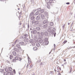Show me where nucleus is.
Listing matches in <instances>:
<instances>
[{
  "label": "nucleus",
  "instance_id": "obj_1",
  "mask_svg": "<svg viewBox=\"0 0 75 75\" xmlns=\"http://www.w3.org/2000/svg\"><path fill=\"white\" fill-rule=\"evenodd\" d=\"M31 33L32 34H36L37 31V30H35L34 31H31Z\"/></svg>",
  "mask_w": 75,
  "mask_h": 75
},
{
  "label": "nucleus",
  "instance_id": "obj_2",
  "mask_svg": "<svg viewBox=\"0 0 75 75\" xmlns=\"http://www.w3.org/2000/svg\"><path fill=\"white\" fill-rule=\"evenodd\" d=\"M47 31L49 32V33H51V28L50 27H49L48 29H47Z\"/></svg>",
  "mask_w": 75,
  "mask_h": 75
},
{
  "label": "nucleus",
  "instance_id": "obj_3",
  "mask_svg": "<svg viewBox=\"0 0 75 75\" xmlns=\"http://www.w3.org/2000/svg\"><path fill=\"white\" fill-rule=\"evenodd\" d=\"M40 16L38 15L37 16L36 18V19L37 20H40Z\"/></svg>",
  "mask_w": 75,
  "mask_h": 75
},
{
  "label": "nucleus",
  "instance_id": "obj_4",
  "mask_svg": "<svg viewBox=\"0 0 75 75\" xmlns=\"http://www.w3.org/2000/svg\"><path fill=\"white\" fill-rule=\"evenodd\" d=\"M35 30L37 31H40V28L39 27H37L35 28Z\"/></svg>",
  "mask_w": 75,
  "mask_h": 75
},
{
  "label": "nucleus",
  "instance_id": "obj_5",
  "mask_svg": "<svg viewBox=\"0 0 75 75\" xmlns=\"http://www.w3.org/2000/svg\"><path fill=\"white\" fill-rule=\"evenodd\" d=\"M16 46L18 48L19 50H21V47H20V46L19 44H17L16 45Z\"/></svg>",
  "mask_w": 75,
  "mask_h": 75
},
{
  "label": "nucleus",
  "instance_id": "obj_6",
  "mask_svg": "<svg viewBox=\"0 0 75 75\" xmlns=\"http://www.w3.org/2000/svg\"><path fill=\"white\" fill-rule=\"evenodd\" d=\"M41 17L42 19H45V16H44V15L42 14H41Z\"/></svg>",
  "mask_w": 75,
  "mask_h": 75
},
{
  "label": "nucleus",
  "instance_id": "obj_7",
  "mask_svg": "<svg viewBox=\"0 0 75 75\" xmlns=\"http://www.w3.org/2000/svg\"><path fill=\"white\" fill-rule=\"evenodd\" d=\"M19 44H21V45H25L24 44V42H19Z\"/></svg>",
  "mask_w": 75,
  "mask_h": 75
},
{
  "label": "nucleus",
  "instance_id": "obj_8",
  "mask_svg": "<svg viewBox=\"0 0 75 75\" xmlns=\"http://www.w3.org/2000/svg\"><path fill=\"white\" fill-rule=\"evenodd\" d=\"M47 22V21L46 20H45L43 21L42 23L43 24H45Z\"/></svg>",
  "mask_w": 75,
  "mask_h": 75
},
{
  "label": "nucleus",
  "instance_id": "obj_9",
  "mask_svg": "<svg viewBox=\"0 0 75 75\" xmlns=\"http://www.w3.org/2000/svg\"><path fill=\"white\" fill-rule=\"evenodd\" d=\"M47 27H48V24H46L43 25V28H46Z\"/></svg>",
  "mask_w": 75,
  "mask_h": 75
},
{
  "label": "nucleus",
  "instance_id": "obj_10",
  "mask_svg": "<svg viewBox=\"0 0 75 75\" xmlns=\"http://www.w3.org/2000/svg\"><path fill=\"white\" fill-rule=\"evenodd\" d=\"M4 75H11L10 73H8V74L6 72H5L4 73Z\"/></svg>",
  "mask_w": 75,
  "mask_h": 75
},
{
  "label": "nucleus",
  "instance_id": "obj_11",
  "mask_svg": "<svg viewBox=\"0 0 75 75\" xmlns=\"http://www.w3.org/2000/svg\"><path fill=\"white\" fill-rule=\"evenodd\" d=\"M33 49L34 51H36L37 50V47H34Z\"/></svg>",
  "mask_w": 75,
  "mask_h": 75
},
{
  "label": "nucleus",
  "instance_id": "obj_12",
  "mask_svg": "<svg viewBox=\"0 0 75 75\" xmlns=\"http://www.w3.org/2000/svg\"><path fill=\"white\" fill-rule=\"evenodd\" d=\"M13 55H14V56H16V55L17 54L16 53V52H13Z\"/></svg>",
  "mask_w": 75,
  "mask_h": 75
},
{
  "label": "nucleus",
  "instance_id": "obj_13",
  "mask_svg": "<svg viewBox=\"0 0 75 75\" xmlns=\"http://www.w3.org/2000/svg\"><path fill=\"white\" fill-rule=\"evenodd\" d=\"M30 42L31 43H33V42H34V40L33 39H30Z\"/></svg>",
  "mask_w": 75,
  "mask_h": 75
},
{
  "label": "nucleus",
  "instance_id": "obj_14",
  "mask_svg": "<svg viewBox=\"0 0 75 75\" xmlns=\"http://www.w3.org/2000/svg\"><path fill=\"white\" fill-rule=\"evenodd\" d=\"M40 43H39L38 42L36 43L37 47H40Z\"/></svg>",
  "mask_w": 75,
  "mask_h": 75
},
{
  "label": "nucleus",
  "instance_id": "obj_15",
  "mask_svg": "<svg viewBox=\"0 0 75 75\" xmlns=\"http://www.w3.org/2000/svg\"><path fill=\"white\" fill-rule=\"evenodd\" d=\"M14 51H16V52H18L19 51L17 49H14Z\"/></svg>",
  "mask_w": 75,
  "mask_h": 75
},
{
  "label": "nucleus",
  "instance_id": "obj_16",
  "mask_svg": "<svg viewBox=\"0 0 75 75\" xmlns=\"http://www.w3.org/2000/svg\"><path fill=\"white\" fill-rule=\"evenodd\" d=\"M39 23V21H35V24L36 25H37Z\"/></svg>",
  "mask_w": 75,
  "mask_h": 75
},
{
  "label": "nucleus",
  "instance_id": "obj_17",
  "mask_svg": "<svg viewBox=\"0 0 75 75\" xmlns=\"http://www.w3.org/2000/svg\"><path fill=\"white\" fill-rule=\"evenodd\" d=\"M33 14H34L33 13V12H31L30 14V17H31V16H33Z\"/></svg>",
  "mask_w": 75,
  "mask_h": 75
},
{
  "label": "nucleus",
  "instance_id": "obj_18",
  "mask_svg": "<svg viewBox=\"0 0 75 75\" xmlns=\"http://www.w3.org/2000/svg\"><path fill=\"white\" fill-rule=\"evenodd\" d=\"M35 21H36L35 20H33L32 21V23L33 24H34L35 23Z\"/></svg>",
  "mask_w": 75,
  "mask_h": 75
},
{
  "label": "nucleus",
  "instance_id": "obj_19",
  "mask_svg": "<svg viewBox=\"0 0 75 75\" xmlns=\"http://www.w3.org/2000/svg\"><path fill=\"white\" fill-rule=\"evenodd\" d=\"M43 42V41L41 39L40 40H39V42L40 43V44H41V43H42Z\"/></svg>",
  "mask_w": 75,
  "mask_h": 75
},
{
  "label": "nucleus",
  "instance_id": "obj_20",
  "mask_svg": "<svg viewBox=\"0 0 75 75\" xmlns=\"http://www.w3.org/2000/svg\"><path fill=\"white\" fill-rule=\"evenodd\" d=\"M46 45H48L49 43V42L48 41H45Z\"/></svg>",
  "mask_w": 75,
  "mask_h": 75
},
{
  "label": "nucleus",
  "instance_id": "obj_21",
  "mask_svg": "<svg viewBox=\"0 0 75 75\" xmlns=\"http://www.w3.org/2000/svg\"><path fill=\"white\" fill-rule=\"evenodd\" d=\"M52 1H53V0H49V2L50 3H52Z\"/></svg>",
  "mask_w": 75,
  "mask_h": 75
},
{
  "label": "nucleus",
  "instance_id": "obj_22",
  "mask_svg": "<svg viewBox=\"0 0 75 75\" xmlns=\"http://www.w3.org/2000/svg\"><path fill=\"white\" fill-rule=\"evenodd\" d=\"M28 65H30V64L31 63V60L30 59H28Z\"/></svg>",
  "mask_w": 75,
  "mask_h": 75
},
{
  "label": "nucleus",
  "instance_id": "obj_23",
  "mask_svg": "<svg viewBox=\"0 0 75 75\" xmlns=\"http://www.w3.org/2000/svg\"><path fill=\"white\" fill-rule=\"evenodd\" d=\"M30 19L31 20H33L34 19V16H33L31 17L30 18Z\"/></svg>",
  "mask_w": 75,
  "mask_h": 75
},
{
  "label": "nucleus",
  "instance_id": "obj_24",
  "mask_svg": "<svg viewBox=\"0 0 75 75\" xmlns=\"http://www.w3.org/2000/svg\"><path fill=\"white\" fill-rule=\"evenodd\" d=\"M44 9H42L40 11V12L42 13H44Z\"/></svg>",
  "mask_w": 75,
  "mask_h": 75
},
{
  "label": "nucleus",
  "instance_id": "obj_25",
  "mask_svg": "<svg viewBox=\"0 0 75 75\" xmlns=\"http://www.w3.org/2000/svg\"><path fill=\"white\" fill-rule=\"evenodd\" d=\"M50 25L51 26H52L54 25V23L53 22H51L50 23Z\"/></svg>",
  "mask_w": 75,
  "mask_h": 75
},
{
  "label": "nucleus",
  "instance_id": "obj_26",
  "mask_svg": "<svg viewBox=\"0 0 75 75\" xmlns=\"http://www.w3.org/2000/svg\"><path fill=\"white\" fill-rule=\"evenodd\" d=\"M38 14H39V12L37 11L35 13V15H36V16H37Z\"/></svg>",
  "mask_w": 75,
  "mask_h": 75
},
{
  "label": "nucleus",
  "instance_id": "obj_27",
  "mask_svg": "<svg viewBox=\"0 0 75 75\" xmlns=\"http://www.w3.org/2000/svg\"><path fill=\"white\" fill-rule=\"evenodd\" d=\"M65 24H64L62 26V28H63V29H64V28H65Z\"/></svg>",
  "mask_w": 75,
  "mask_h": 75
},
{
  "label": "nucleus",
  "instance_id": "obj_28",
  "mask_svg": "<svg viewBox=\"0 0 75 75\" xmlns=\"http://www.w3.org/2000/svg\"><path fill=\"white\" fill-rule=\"evenodd\" d=\"M10 59H11L13 58V56L12 55H10Z\"/></svg>",
  "mask_w": 75,
  "mask_h": 75
},
{
  "label": "nucleus",
  "instance_id": "obj_29",
  "mask_svg": "<svg viewBox=\"0 0 75 75\" xmlns=\"http://www.w3.org/2000/svg\"><path fill=\"white\" fill-rule=\"evenodd\" d=\"M45 15H46V16H48V12H45Z\"/></svg>",
  "mask_w": 75,
  "mask_h": 75
},
{
  "label": "nucleus",
  "instance_id": "obj_30",
  "mask_svg": "<svg viewBox=\"0 0 75 75\" xmlns=\"http://www.w3.org/2000/svg\"><path fill=\"white\" fill-rule=\"evenodd\" d=\"M37 10H38V11L40 12L41 9V8H38Z\"/></svg>",
  "mask_w": 75,
  "mask_h": 75
},
{
  "label": "nucleus",
  "instance_id": "obj_31",
  "mask_svg": "<svg viewBox=\"0 0 75 75\" xmlns=\"http://www.w3.org/2000/svg\"><path fill=\"white\" fill-rule=\"evenodd\" d=\"M16 60H15V59H13L12 60V62H16Z\"/></svg>",
  "mask_w": 75,
  "mask_h": 75
},
{
  "label": "nucleus",
  "instance_id": "obj_32",
  "mask_svg": "<svg viewBox=\"0 0 75 75\" xmlns=\"http://www.w3.org/2000/svg\"><path fill=\"white\" fill-rule=\"evenodd\" d=\"M9 70L10 71H12V69L11 68V67H10L9 69Z\"/></svg>",
  "mask_w": 75,
  "mask_h": 75
},
{
  "label": "nucleus",
  "instance_id": "obj_33",
  "mask_svg": "<svg viewBox=\"0 0 75 75\" xmlns=\"http://www.w3.org/2000/svg\"><path fill=\"white\" fill-rule=\"evenodd\" d=\"M18 59V58L17 57H16L15 58V59L16 60H17V59Z\"/></svg>",
  "mask_w": 75,
  "mask_h": 75
},
{
  "label": "nucleus",
  "instance_id": "obj_34",
  "mask_svg": "<svg viewBox=\"0 0 75 75\" xmlns=\"http://www.w3.org/2000/svg\"><path fill=\"white\" fill-rule=\"evenodd\" d=\"M44 33L43 32H42L41 33V35H44Z\"/></svg>",
  "mask_w": 75,
  "mask_h": 75
},
{
  "label": "nucleus",
  "instance_id": "obj_35",
  "mask_svg": "<svg viewBox=\"0 0 75 75\" xmlns=\"http://www.w3.org/2000/svg\"><path fill=\"white\" fill-rule=\"evenodd\" d=\"M43 44L44 45H46V43H45V41L44 42H43Z\"/></svg>",
  "mask_w": 75,
  "mask_h": 75
},
{
  "label": "nucleus",
  "instance_id": "obj_36",
  "mask_svg": "<svg viewBox=\"0 0 75 75\" xmlns=\"http://www.w3.org/2000/svg\"><path fill=\"white\" fill-rule=\"evenodd\" d=\"M67 42V40L64 41V42L63 43H64V44H65V43H66V42Z\"/></svg>",
  "mask_w": 75,
  "mask_h": 75
},
{
  "label": "nucleus",
  "instance_id": "obj_37",
  "mask_svg": "<svg viewBox=\"0 0 75 75\" xmlns=\"http://www.w3.org/2000/svg\"><path fill=\"white\" fill-rule=\"evenodd\" d=\"M18 59L19 61H21V58H18Z\"/></svg>",
  "mask_w": 75,
  "mask_h": 75
},
{
  "label": "nucleus",
  "instance_id": "obj_38",
  "mask_svg": "<svg viewBox=\"0 0 75 75\" xmlns=\"http://www.w3.org/2000/svg\"><path fill=\"white\" fill-rule=\"evenodd\" d=\"M3 69H0V72H3Z\"/></svg>",
  "mask_w": 75,
  "mask_h": 75
},
{
  "label": "nucleus",
  "instance_id": "obj_39",
  "mask_svg": "<svg viewBox=\"0 0 75 75\" xmlns=\"http://www.w3.org/2000/svg\"><path fill=\"white\" fill-rule=\"evenodd\" d=\"M35 10H33L32 12H33V13H35Z\"/></svg>",
  "mask_w": 75,
  "mask_h": 75
},
{
  "label": "nucleus",
  "instance_id": "obj_40",
  "mask_svg": "<svg viewBox=\"0 0 75 75\" xmlns=\"http://www.w3.org/2000/svg\"><path fill=\"white\" fill-rule=\"evenodd\" d=\"M58 68H59V70L60 71H61V68H59V67H57V70H58Z\"/></svg>",
  "mask_w": 75,
  "mask_h": 75
},
{
  "label": "nucleus",
  "instance_id": "obj_41",
  "mask_svg": "<svg viewBox=\"0 0 75 75\" xmlns=\"http://www.w3.org/2000/svg\"><path fill=\"white\" fill-rule=\"evenodd\" d=\"M33 65H30V68H32V67H33Z\"/></svg>",
  "mask_w": 75,
  "mask_h": 75
},
{
  "label": "nucleus",
  "instance_id": "obj_42",
  "mask_svg": "<svg viewBox=\"0 0 75 75\" xmlns=\"http://www.w3.org/2000/svg\"><path fill=\"white\" fill-rule=\"evenodd\" d=\"M47 8H50V6H48L47 7Z\"/></svg>",
  "mask_w": 75,
  "mask_h": 75
},
{
  "label": "nucleus",
  "instance_id": "obj_43",
  "mask_svg": "<svg viewBox=\"0 0 75 75\" xmlns=\"http://www.w3.org/2000/svg\"><path fill=\"white\" fill-rule=\"evenodd\" d=\"M37 34H38V35H40V32H38L37 33Z\"/></svg>",
  "mask_w": 75,
  "mask_h": 75
},
{
  "label": "nucleus",
  "instance_id": "obj_44",
  "mask_svg": "<svg viewBox=\"0 0 75 75\" xmlns=\"http://www.w3.org/2000/svg\"><path fill=\"white\" fill-rule=\"evenodd\" d=\"M32 30L33 31H35V28H33V29H32Z\"/></svg>",
  "mask_w": 75,
  "mask_h": 75
},
{
  "label": "nucleus",
  "instance_id": "obj_45",
  "mask_svg": "<svg viewBox=\"0 0 75 75\" xmlns=\"http://www.w3.org/2000/svg\"><path fill=\"white\" fill-rule=\"evenodd\" d=\"M13 71L14 72V74H16V71H15V70H13Z\"/></svg>",
  "mask_w": 75,
  "mask_h": 75
},
{
  "label": "nucleus",
  "instance_id": "obj_46",
  "mask_svg": "<svg viewBox=\"0 0 75 75\" xmlns=\"http://www.w3.org/2000/svg\"><path fill=\"white\" fill-rule=\"evenodd\" d=\"M67 4H69V2H67L66 3Z\"/></svg>",
  "mask_w": 75,
  "mask_h": 75
},
{
  "label": "nucleus",
  "instance_id": "obj_47",
  "mask_svg": "<svg viewBox=\"0 0 75 75\" xmlns=\"http://www.w3.org/2000/svg\"><path fill=\"white\" fill-rule=\"evenodd\" d=\"M53 30L54 31H55V28H53Z\"/></svg>",
  "mask_w": 75,
  "mask_h": 75
},
{
  "label": "nucleus",
  "instance_id": "obj_48",
  "mask_svg": "<svg viewBox=\"0 0 75 75\" xmlns=\"http://www.w3.org/2000/svg\"><path fill=\"white\" fill-rule=\"evenodd\" d=\"M28 28H29V24H28Z\"/></svg>",
  "mask_w": 75,
  "mask_h": 75
},
{
  "label": "nucleus",
  "instance_id": "obj_49",
  "mask_svg": "<svg viewBox=\"0 0 75 75\" xmlns=\"http://www.w3.org/2000/svg\"><path fill=\"white\" fill-rule=\"evenodd\" d=\"M73 3H74V4H75V0H74L73 1Z\"/></svg>",
  "mask_w": 75,
  "mask_h": 75
},
{
  "label": "nucleus",
  "instance_id": "obj_50",
  "mask_svg": "<svg viewBox=\"0 0 75 75\" xmlns=\"http://www.w3.org/2000/svg\"><path fill=\"white\" fill-rule=\"evenodd\" d=\"M57 19L58 20L57 21H59V18H57Z\"/></svg>",
  "mask_w": 75,
  "mask_h": 75
},
{
  "label": "nucleus",
  "instance_id": "obj_51",
  "mask_svg": "<svg viewBox=\"0 0 75 75\" xmlns=\"http://www.w3.org/2000/svg\"><path fill=\"white\" fill-rule=\"evenodd\" d=\"M54 47L55 48V44H54Z\"/></svg>",
  "mask_w": 75,
  "mask_h": 75
},
{
  "label": "nucleus",
  "instance_id": "obj_52",
  "mask_svg": "<svg viewBox=\"0 0 75 75\" xmlns=\"http://www.w3.org/2000/svg\"><path fill=\"white\" fill-rule=\"evenodd\" d=\"M19 75H20V74H21V73H20V72H19Z\"/></svg>",
  "mask_w": 75,
  "mask_h": 75
},
{
  "label": "nucleus",
  "instance_id": "obj_53",
  "mask_svg": "<svg viewBox=\"0 0 75 75\" xmlns=\"http://www.w3.org/2000/svg\"><path fill=\"white\" fill-rule=\"evenodd\" d=\"M58 75H61V74L59 73Z\"/></svg>",
  "mask_w": 75,
  "mask_h": 75
},
{
  "label": "nucleus",
  "instance_id": "obj_54",
  "mask_svg": "<svg viewBox=\"0 0 75 75\" xmlns=\"http://www.w3.org/2000/svg\"><path fill=\"white\" fill-rule=\"evenodd\" d=\"M73 22L72 23H71V26H72V24H73Z\"/></svg>",
  "mask_w": 75,
  "mask_h": 75
},
{
  "label": "nucleus",
  "instance_id": "obj_55",
  "mask_svg": "<svg viewBox=\"0 0 75 75\" xmlns=\"http://www.w3.org/2000/svg\"><path fill=\"white\" fill-rule=\"evenodd\" d=\"M40 65H42V63H41V64H40Z\"/></svg>",
  "mask_w": 75,
  "mask_h": 75
},
{
  "label": "nucleus",
  "instance_id": "obj_56",
  "mask_svg": "<svg viewBox=\"0 0 75 75\" xmlns=\"http://www.w3.org/2000/svg\"><path fill=\"white\" fill-rule=\"evenodd\" d=\"M64 61H66V60L65 59H64Z\"/></svg>",
  "mask_w": 75,
  "mask_h": 75
},
{
  "label": "nucleus",
  "instance_id": "obj_57",
  "mask_svg": "<svg viewBox=\"0 0 75 75\" xmlns=\"http://www.w3.org/2000/svg\"><path fill=\"white\" fill-rule=\"evenodd\" d=\"M64 64H62V66H64Z\"/></svg>",
  "mask_w": 75,
  "mask_h": 75
},
{
  "label": "nucleus",
  "instance_id": "obj_58",
  "mask_svg": "<svg viewBox=\"0 0 75 75\" xmlns=\"http://www.w3.org/2000/svg\"><path fill=\"white\" fill-rule=\"evenodd\" d=\"M26 67H27H27H28V64H27V65Z\"/></svg>",
  "mask_w": 75,
  "mask_h": 75
},
{
  "label": "nucleus",
  "instance_id": "obj_59",
  "mask_svg": "<svg viewBox=\"0 0 75 75\" xmlns=\"http://www.w3.org/2000/svg\"><path fill=\"white\" fill-rule=\"evenodd\" d=\"M69 24H70L69 23H68V25H69Z\"/></svg>",
  "mask_w": 75,
  "mask_h": 75
},
{
  "label": "nucleus",
  "instance_id": "obj_60",
  "mask_svg": "<svg viewBox=\"0 0 75 75\" xmlns=\"http://www.w3.org/2000/svg\"><path fill=\"white\" fill-rule=\"evenodd\" d=\"M54 37H55V35L54 34Z\"/></svg>",
  "mask_w": 75,
  "mask_h": 75
},
{
  "label": "nucleus",
  "instance_id": "obj_61",
  "mask_svg": "<svg viewBox=\"0 0 75 75\" xmlns=\"http://www.w3.org/2000/svg\"><path fill=\"white\" fill-rule=\"evenodd\" d=\"M51 54V52H49V54Z\"/></svg>",
  "mask_w": 75,
  "mask_h": 75
},
{
  "label": "nucleus",
  "instance_id": "obj_62",
  "mask_svg": "<svg viewBox=\"0 0 75 75\" xmlns=\"http://www.w3.org/2000/svg\"><path fill=\"white\" fill-rule=\"evenodd\" d=\"M0 0V1H3V0Z\"/></svg>",
  "mask_w": 75,
  "mask_h": 75
},
{
  "label": "nucleus",
  "instance_id": "obj_63",
  "mask_svg": "<svg viewBox=\"0 0 75 75\" xmlns=\"http://www.w3.org/2000/svg\"><path fill=\"white\" fill-rule=\"evenodd\" d=\"M71 72V71L70 70V72Z\"/></svg>",
  "mask_w": 75,
  "mask_h": 75
},
{
  "label": "nucleus",
  "instance_id": "obj_64",
  "mask_svg": "<svg viewBox=\"0 0 75 75\" xmlns=\"http://www.w3.org/2000/svg\"><path fill=\"white\" fill-rule=\"evenodd\" d=\"M18 10H20V8H18Z\"/></svg>",
  "mask_w": 75,
  "mask_h": 75
}]
</instances>
